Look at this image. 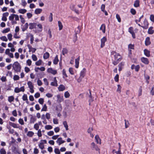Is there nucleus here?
Returning <instances> with one entry per match:
<instances>
[{
	"label": "nucleus",
	"instance_id": "nucleus-1",
	"mask_svg": "<svg viewBox=\"0 0 154 154\" xmlns=\"http://www.w3.org/2000/svg\"><path fill=\"white\" fill-rule=\"evenodd\" d=\"M13 69L16 72H20L21 71V66L19 63L17 62H14L12 65Z\"/></svg>",
	"mask_w": 154,
	"mask_h": 154
},
{
	"label": "nucleus",
	"instance_id": "nucleus-2",
	"mask_svg": "<svg viewBox=\"0 0 154 154\" xmlns=\"http://www.w3.org/2000/svg\"><path fill=\"white\" fill-rule=\"evenodd\" d=\"M86 71V69L85 68H83L80 74V76L77 79V81L78 82L80 83L81 82L83 78L85 75Z\"/></svg>",
	"mask_w": 154,
	"mask_h": 154
},
{
	"label": "nucleus",
	"instance_id": "nucleus-3",
	"mask_svg": "<svg viewBox=\"0 0 154 154\" xmlns=\"http://www.w3.org/2000/svg\"><path fill=\"white\" fill-rule=\"evenodd\" d=\"M111 55L114 56L115 60L119 61L122 60V58L121 55L114 51L111 52Z\"/></svg>",
	"mask_w": 154,
	"mask_h": 154
},
{
	"label": "nucleus",
	"instance_id": "nucleus-4",
	"mask_svg": "<svg viewBox=\"0 0 154 154\" xmlns=\"http://www.w3.org/2000/svg\"><path fill=\"white\" fill-rule=\"evenodd\" d=\"M27 85L28 87L30 89V92L31 93H33L34 92V86L32 83L30 81H29L27 82Z\"/></svg>",
	"mask_w": 154,
	"mask_h": 154
},
{
	"label": "nucleus",
	"instance_id": "nucleus-5",
	"mask_svg": "<svg viewBox=\"0 0 154 154\" xmlns=\"http://www.w3.org/2000/svg\"><path fill=\"white\" fill-rule=\"evenodd\" d=\"M47 143V141L45 140H42L40 141L38 144L39 148L42 149H43L45 148L44 144Z\"/></svg>",
	"mask_w": 154,
	"mask_h": 154
},
{
	"label": "nucleus",
	"instance_id": "nucleus-6",
	"mask_svg": "<svg viewBox=\"0 0 154 154\" xmlns=\"http://www.w3.org/2000/svg\"><path fill=\"white\" fill-rule=\"evenodd\" d=\"M5 54L11 58H13L14 57L13 54L10 52V49L9 48H7L5 50Z\"/></svg>",
	"mask_w": 154,
	"mask_h": 154
},
{
	"label": "nucleus",
	"instance_id": "nucleus-7",
	"mask_svg": "<svg viewBox=\"0 0 154 154\" xmlns=\"http://www.w3.org/2000/svg\"><path fill=\"white\" fill-rule=\"evenodd\" d=\"M24 91L25 88L24 86L21 87L20 88L16 87L14 90V92L16 93H18L21 91L24 92Z\"/></svg>",
	"mask_w": 154,
	"mask_h": 154
},
{
	"label": "nucleus",
	"instance_id": "nucleus-8",
	"mask_svg": "<svg viewBox=\"0 0 154 154\" xmlns=\"http://www.w3.org/2000/svg\"><path fill=\"white\" fill-rule=\"evenodd\" d=\"M142 27L144 29H146L148 28L149 23L147 20L145 19L143 21V23L142 24Z\"/></svg>",
	"mask_w": 154,
	"mask_h": 154
},
{
	"label": "nucleus",
	"instance_id": "nucleus-9",
	"mask_svg": "<svg viewBox=\"0 0 154 154\" xmlns=\"http://www.w3.org/2000/svg\"><path fill=\"white\" fill-rule=\"evenodd\" d=\"M107 41V38L106 37H103L101 39V45L100 47L103 48L105 46V42Z\"/></svg>",
	"mask_w": 154,
	"mask_h": 154
},
{
	"label": "nucleus",
	"instance_id": "nucleus-10",
	"mask_svg": "<svg viewBox=\"0 0 154 154\" xmlns=\"http://www.w3.org/2000/svg\"><path fill=\"white\" fill-rule=\"evenodd\" d=\"M91 146L92 148V149L94 150L95 149L96 151H98L99 153H100V148L98 147L97 145H96L94 142H92L91 143Z\"/></svg>",
	"mask_w": 154,
	"mask_h": 154
},
{
	"label": "nucleus",
	"instance_id": "nucleus-11",
	"mask_svg": "<svg viewBox=\"0 0 154 154\" xmlns=\"http://www.w3.org/2000/svg\"><path fill=\"white\" fill-rule=\"evenodd\" d=\"M57 101L58 103H60L64 100L63 97L61 96L59 94L57 95Z\"/></svg>",
	"mask_w": 154,
	"mask_h": 154
},
{
	"label": "nucleus",
	"instance_id": "nucleus-12",
	"mask_svg": "<svg viewBox=\"0 0 154 154\" xmlns=\"http://www.w3.org/2000/svg\"><path fill=\"white\" fill-rule=\"evenodd\" d=\"M56 142L59 146H60L62 144L64 143L65 142V141L63 140V139L62 137H60L58 138L57 139Z\"/></svg>",
	"mask_w": 154,
	"mask_h": 154
},
{
	"label": "nucleus",
	"instance_id": "nucleus-13",
	"mask_svg": "<svg viewBox=\"0 0 154 154\" xmlns=\"http://www.w3.org/2000/svg\"><path fill=\"white\" fill-rule=\"evenodd\" d=\"M128 32L132 35V36L133 38H135V35L134 32L133 27H130L129 28Z\"/></svg>",
	"mask_w": 154,
	"mask_h": 154
},
{
	"label": "nucleus",
	"instance_id": "nucleus-14",
	"mask_svg": "<svg viewBox=\"0 0 154 154\" xmlns=\"http://www.w3.org/2000/svg\"><path fill=\"white\" fill-rule=\"evenodd\" d=\"M48 72L54 75H55L57 73V71L56 70L53 69L52 68H49L47 69Z\"/></svg>",
	"mask_w": 154,
	"mask_h": 154
},
{
	"label": "nucleus",
	"instance_id": "nucleus-15",
	"mask_svg": "<svg viewBox=\"0 0 154 154\" xmlns=\"http://www.w3.org/2000/svg\"><path fill=\"white\" fill-rule=\"evenodd\" d=\"M141 60L142 62L146 64H148L149 63V61L147 58L142 57L141 58Z\"/></svg>",
	"mask_w": 154,
	"mask_h": 154
},
{
	"label": "nucleus",
	"instance_id": "nucleus-16",
	"mask_svg": "<svg viewBox=\"0 0 154 154\" xmlns=\"http://www.w3.org/2000/svg\"><path fill=\"white\" fill-rule=\"evenodd\" d=\"M70 8L72 10L75 11L76 13L79 14V12L78 10L75 9V5H71L70 6Z\"/></svg>",
	"mask_w": 154,
	"mask_h": 154
},
{
	"label": "nucleus",
	"instance_id": "nucleus-17",
	"mask_svg": "<svg viewBox=\"0 0 154 154\" xmlns=\"http://www.w3.org/2000/svg\"><path fill=\"white\" fill-rule=\"evenodd\" d=\"M28 48L29 49V52H31L32 53H34L36 50V49L32 47L30 45H27Z\"/></svg>",
	"mask_w": 154,
	"mask_h": 154
},
{
	"label": "nucleus",
	"instance_id": "nucleus-18",
	"mask_svg": "<svg viewBox=\"0 0 154 154\" xmlns=\"http://www.w3.org/2000/svg\"><path fill=\"white\" fill-rule=\"evenodd\" d=\"M79 56L77 59H76L75 60V67L76 68H78L79 67Z\"/></svg>",
	"mask_w": 154,
	"mask_h": 154
},
{
	"label": "nucleus",
	"instance_id": "nucleus-19",
	"mask_svg": "<svg viewBox=\"0 0 154 154\" xmlns=\"http://www.w3.org/2000/svg\"><path fill=\"white\" fill-rule=\"evenodd\" d=\"M95 139L97 143L100 144H101V140L98 135H96L95 137Z\"/></svg>",
	"mask_w": 154,
	"mask_h": 154
},
{
	"label": "nucleus",
	"instance_id": "nucleus-20",
	"mask_svg": "<svg viewBox=\"0 0 154 154\" xmlns=\"http://www.w3.org/2000/svg\"><path fill=\"white\" fill-rule=\"evenodd\" d=\"M51 85L53 86H57L58 84L57 83V81L56 77H54V82H51Z\"/></svg>",
	"mask_w": 154,
	"mask_h": 154
},
{
	"label": "nucleus",
	"instance_id": "nucleus-21",
	"mask_svg": "<svg viewBox=\"0 0 154 154\" xmlns=\"http://www.w3.org/2000/svg\"><path fill=\"white\" fill-rule=\"evenodd\" d=\"M56 110L59 112H60L62 111V106L61 104H59L57 106Z\"/></svg>",
	"mask_w": 154,
	"mask_h": 154
},
{
	"label": "nucleus",
	"instance_id": "nucleus-22",
	"mask_svg": "<svg viewBox=\"0 0 154 154\" xmlns=\"http://www.w3.org/2000/svg\"><path fill=\"white\" fill-rule=\"evenodd\" d=\"M9 124L10 125L14 127V128H18L19 126L17 124H15L11 122H9Z\"/></svg>",
	"mask_w": 154,
	"mask_h": 154
},
{
	"label": "nucleus",
	"instance_id": "nucleus-23",
	"mask_svg": "<svg viewBox=\"0 0 154 154\" xmlns=\"http://www.w3.org/2000/svg\"><path fill=\"white\" fill-rule=\"evenodd\" d=\"M151 43L150 41V38L149 37H147L145 41V44L146 46L149 45Z\"/></svg>",
	"mask_w": 154,
	"mask_h": 154
},
{
	"label": "nucleus",
	"instance_id": "nucleus-24",
	"mask_svg": "<svg viewBox=\"0 0 154 154\" xmlns=\"http://www.w3.org/2000/svg\"><path fill=\"white\" fill-rule=\"evenodd\" d=\"M134 6L136 8L139 7L140 6V1L139 0H136L135 1Z\"/></svg>",
	"mask_w": 154,
	"mask_h": 154
},
{
	"label": "nucleus",
	"instance_id": "nucleus-25",
	"mask_svg": "<svg viewBox=\"0 0 154 154\" xmlns=\"http://www.w3.org/2000/svg\"><path fill=\"white\" fill-rule=\"evenodd\" d=\"M58 89L60 91H63L65 89V87L63 85H60L59 86Z\"/></svg>",
	"mask_w": 154,
	"mask_h": 154
},
{
	"label": "nucleus",
	"instance_id": "nucleus-26",
	"mask_svg": "<svg viewBox=\"0 0 154 154\" xmlns=\"http://www.w3.org/2000/svg\"><path fill=\"white\" fill-rule=\"evenodd\" d=\"M31 116L30 119V123H33L36 121V119L35 117L33 116L32 115L30 116Z\"/></svg>",
	"mask_w": 154,
	"mask_h": 154
},
{
	"label": "nucleus",
	"instance_id": "nucleus-27",
	"mask_svg": "<svg viewBox=\"0 0 154 154\" xmlns=\"http://www.w3.org/2000/svg\"><path fill=\"white\" fill-rule=\"evenodd\" d=\"M144 54L147 57H149L150 56V51L147 49H145L144 50Z\"/></svg>",
	"mask_w": 154,
	"mask_h": 154
},
{
	"label": "nucleus",
	"instance_id": "nucleus-28",
	"mask_svg": "<svg viewBox=\"0 0 154 154\" xmlns=\"http://www.w3.org/2000/svg\"><path fill=\"white\" fill-rule=\"evenodd\" d=\"M28 27V24L27 23H26L23 26L22 28V30L23 31L26 30Z\"/></svg>",
	"mask_w": 154,
	"mask_h": 154
},
{
	"label": "nucleus",
	"instance_id": "nucleus-29",
	"mask_svg": "<svg viewBox=\"0 0 154 154\" xmlns=\"http://www.w3.org/2000/svg\"><path fill=\"white\" fill-rule=\"evenodd\" d=\"M153 27H150L148 30V32L149 34H152L154 32V31L153 30Z\"/></svg>",
	"mask_w": 154,
	"mask_h": 154
},
{
	"label": "nucleus",
	"instance_id": "nucleus-30",
	"mask_svg": "<svg viewBox=\"0 0 154 154\" xmlns=\"http://www.w3.org/2000/svg\"><path fill=\"white\" fill-rule=\"evenodd\" d=\"M63 125L65 128L66 130L67 131L69 130L68 126L66 121H64L63 122Z\"/></svg>",
	"mask_w": 154,
	"mask_h": 154
},
{
	"label": "nucleus",
	"instance_id": "nucleus-31",
	"mask_svg": "<svg viewBox=\"0 0 154 154\" xmlns=\"http://www.w3.org/2000/svg\"><path fill=\"white\" fill-rule=\"evenodd\" d=\"M105 29L106 27L105 25L104 24H103L100 26V29L102 30L103 33H105Z\"/></svg>",
	"mask_w": 154,
	"mask_h": 154
},
{
	"label": "nucleus",
	"instance_id": "nucleus-32",
	"mask_svg": "<svg viewBox=\"0 0 154 154\" xmlns=\"http://www.w3.org/2000/svg\"><path fill=\"white\" fill-rule=\"evenodd\" d=\"M27 11V10L26 9H19L18 10V12L20 14H24Z\"/></svg>",
	"mask_w": 154,
	"mask_h": 154
},
{
	"label": "nucleus",
	"instance_id": "nucleus-33",
	"mask_svg": "<svg viewBox=\"0 0 154 154\" xmlns=\"http://www.w3.org/2000/svg\"><path fill=\"white\" fill-rule=\"evenodd\" d=\"M42 11V9L40 8H37L35 11V13L36 14H40Z\"/></svg>",
	"mask_w": 154,
	"mask_h": 154
},
{
	"label": "nucleus",
	"instance_id": "nucleus-34",
	"mask_svg": "<svg viewBox=\"0 0 154 154\" xmlns=\"http://www.w3.org/2000/svg\"><path fill=\"white\" fill-rule=\"evenodd\" d=\"M34 133L32 131H29L28 132L27 135L29 137H32L34 135Z\"/></svg>",
	"mask_w": 154,
	"mask_h": 154
},
{
	"label": "nucleus",
	"instance_id": "nucleus-35",
	"mask_svg": "<svg viewBox=\"0 0 154 154\" xmlns=\"http://www.w3.org/2000/svg\"><path fill=\"white\" fill-rule=\"evenodd\" d=\"M14 97L13 96H11L8 97V100L9 102L11 103L14 101Z\"/></svg>",
	"mask_w": 154,
	"mask_h": 154
},
{
	"label": "nucleus",
	"instance_id": "nucleus-36",
	"mask_svg": "<svg viewBox=\"0 0 154 154\" xmlns=\"http://www.w3.org/2000/svg\"><path fill=\"white\" fill-rule=\"evenodd\" d=\"M49 56V54L48 52H46L43 55V58L45 59H47Z\"/></svg>",
	"mask_w": 154,
	"mask_h": 154
},
{
	"label": "nucleus",
	"instance_id": "nucleus-37",
	"mask_svg": "<svg viewBox=\"0 0 154 154\" xmlns=\"http://www.w3.org/2000/svg\"><path fill=\"white\" fill-rule=\"evenodd\" d=\"M62 74L63 75V78L64 79L68 77V76L66 74V71L65 69H63L62 71Z\"/></svg>",
	"mask_w": 154,
	"mask_h": 154
},
{
	"label": "nucleus",
	"instance_id": "nucleus-38",
	"mask_svg": "<svg viewBox=\"0 0 154 154\" xmlns=\"http://www.w3.org/2000/svg\"><path fill=\"white\" fill-rule=\"evenodd\" d=\"M27 3L25 0H21V5L23 7L26 6Z\"/></svg>",
	"mask_w": 154,
	"mask_h": 154
},
{
	"label": "nucleus",
	"instance_id": "nucleus-39",
	"mask_svg": "<svg viewBox=\"0 0 154 154\" xmlns=\"http://www.w3.org/2000/svg\"><path fill=\"white\" fill-rule=\"evenodd\" d=\"M58 25L59 27V30H61L63 27V26L62 25V23L60 21H58Z\"/></svg>",
	"mask_w": 154,
	"mask_h": 154
},
{
	"label": "nucleus",
	"instance_id": "nucleus-40",
	"mask_svg": "<svg viewBox=\"0 0 154 154\" xmlns=\"http://www.w3.org/2000/svg\"><path fill=\"white\" fill-rule=\"evenodd\" d=\"M7 37L8 40L11 41L12 39V35L11 33H9L7 35Z\"/></svg>",
	"mask_w": 154,
	"mask_h": 154
},
{
	"label": "nucleus",
	"instance_id": "nucleus-41",
	"mask_svg": "<svg viewBox=\"0 0 154 154\" xmlns=\"http://www.w3.org/2000/svg\"><path fill=\"white\" fill-rule=\"evenodd\" d=\"M45 68L44 67H42L41 68L37 67L35 69V70L36 72H37L38 70H39L41 71H44L45 70Z\"/></svg>",
	"mask_w": 154,
	"mask_h": 154
},
{
	"label": "nucleus",
	"instance_id": "nucleus-42",
	"mask_svg": "<svg viewBox=\"0 0 154 154\" xmlns=\"http://www.w3.org/2000/svg\"><path fill=\"white\" fill-rule=\"evenodd\" d=\"M0 39L3 41L7 42L8 41V38H7V37L5 36H2L0 37Z\"/></svg>",
	"mask_w": 154,
	"mask_h": 154
},
{
	"label": "nucleus",
	"instance_id": "nucleus-43",
	"mask_svg": "<svg viewBox=\"0 0 154 154\" xmlns=\"http://www.w3.org/2000/svg\"><path fill=\"white\" fill-rule=\"evenodd\" d=\"M52 128V126L50 125H46L45 126V129L47 130L51 129Z\"/></svg>",
	"mask_w": 154,
	"mask_h": 154
},
{
	"label": "nucleus",
	"instance_id": "nucleus-44",
	"mask_svg": "<svg viewBox=\"0 0 154 154\" xmlns=\"http://www.w3.org/2000/svg\"><path fill=\"white\" fill-rule=\"evenodd\" d=\"M10 30V29L9 28H8L6 29H5L3 31H2V32L3 33H7L9 32Z\"/></svg>",
	"mask_w": 154,
	"mask_h": 154
},
{
	"label": "nucleus",
	"instance_id": "nucleus-45",
	"mask_svg": "<svg viewBox=\"0 0 154 154\" xmlns=\"http://www.w3.org/2000/svg\"><path fill=\"white\" fill-rule=\"evenodd\" d=\"M32 61L30 59H28L26 61V64L29 66H30L32 64Z\"/></svg>",
	"mask_w": 154,
	"mask_h": 154
},
{
	"label": "nucleus",
	"instance_id": "nucleus-46",
	"mask_svg": "<svg viewBox=\"0 0 154 154\" xmlns=\"http://www.w3.org/2000/svg\"><path fill=\"white\" fill-rule=\"evenodd\" d=\"M22 99L24 101L28 100L27 96L26 94H24L22 97Z\"/></svg>",
	"mask_w": 154,
	"mask_h": 154
},
{
	"label": "nucleus",
	"instance_id": "nucleus-47",
	"mask_svg": "<svg viewBox=\"0 0 154 154\" xmlns=\"http://www.w3.org/2000/svg\"><path fill=\"white\" fill-rule=\"evenodd\" d=\"M58 62V57L57 56H56L54 60L53 63L54 64H56Z\"/></svg>",
	"mask_w": 154,
	"mask_h": 154
},
{
	"label": "nucleus",
	"instance_id": "nucleus-48",
	"mask_svg": "<svg viewBox=\"0 0 154 154\" xmlns=\"http://www.w3.org/2000/svg\"><path fill=\"white\" fill-rule=\"evenodd\" d=\"M32 58L34 61H36L37 60V58L35 54H33L32 56Z\"/></svg>",
	"mask_w": 154,
	"mask_h": 154
},
{
	"label": "nucleus",
	"instance_id": "nucleus-49",
	"mask_svg": "<svg viewBox=\"0 0 154 154\" xmlns=\"http://www.w3.org/2000/svg\"><path fill=\"white\" fill-rule=\"evenodd\" d=\"M64 96L66 98H68L69 97L70 94L68 91H67L65 92Z\"/></svg>",
	"mask_w": 154,
	"mask_h": 154
},
{
	"label": "nucleus",
	"instance_id": "nucleus-50",
	"mask_svg": "<svg viewBox=\"0 0 154 154\" xmlns=\"http://www.w3.org/2000/svg\"><path fill=\"white\" fill-rule=\"evenodd\" d=\"M69 72L71 75H73L74 74V70L72 68L70 67L69 68Z\"/></svg>",
	"mask_w": 154,
	"mask_h": 154
},
{
	"label": "nucleus",
	"instance_id": "nucleus-51",
	"mask_svg": "<svg viewBox=\"0 0 154 154\" xmlns=\"http://www.w3.org/2000/svg\"><path fill=\"white\" fill-rule=\"evenodd\" d=\"M14 15H15L14 14H12L9 17V19L10 20L13 21L14 20Z\"/></svg>",
	"mask_w": 154,
	"mask_h": 154
},
{
	"label": "nucleus",
	"instance_id": "nucleus-52",
	"mask_svg": "<svg viewBox=\"0 0 154 154\" xmlns=\"http://www.w3.org/2000/svg\"><path fill=\"white\" fill-rule=\"evenodd\" d=\"M38 102L40 104L42 105L44 102V100L43 98H40L39 99Z\"/></svg>",
	"mask_w": 154,
	"mask_h": 154
},
{
	"label": "nucleus",
	"instance_id": "nucleus-53",
	"mask_svg": "<svg viewBox=\"0 0 154 154\" xmlns=\"http://www.w3.org/2000/svg\"><path fill=\"white\" fill-rule=\"evenodd\" d=\"M20 77L17 75H15L13 77V79L14 81L18 80L19 79Z\"/></svg>",
	"mask_w": 154,
	"mask_h": 154
},
{
	"label": "nucleus",
	"instance_id": "nucleus-54",
	"mask_svg": "<svg viewBox=\"0 0 154 154\" xmlns=\"http://www.w3.org/2000/svg\"><path fill=\"white\" fill-rule=\"evenodd\" d=\"M67 52L68 51L66 48H64L62 50V54L63 55H64L65 54H67Z\"/></svg>",
	"mask_w": 154,
	"mask_h": 154
},
{
	"label": "nucleus",
	"instance_id": "nucleus-55",
	"mask_svg": "<svg viewBox=\"0 0 154 154\" xmlns=\"http://www.w3.org/2000/svg\"><path fill=\"white\" fill-rule=\"evenodd\" d=\"M47 106L45 104H44L43 107L41 109V111H46L47 110Z\"/></svg>",
	"mask_w": 154,
	"mask_h": 154
},
{
	"label": "nucleus",
	"instance_id": "nucleus-56",
	"mask_svg": "<svg viewBox=\"0 0 154 154\" xmlns=\"http://www.w3.org/2000/svg\"><path fill=\"white\" fill-rule=\"evenodd\" d=\"M0 153L1 154H6V152L4 149L2 148L0 150Z\"/></svg>",
	"mask_w": 154,
	"mask_h": 154
},
{
	"label": "nucleus",
	"instance_id": "nucleus-57",
	"mask_svg": "<svg viewBox=\"0 0 154 154\" xmlns=\"http://www.w3.org/2000/svg\"><path fill=\"white\" fill-rule=\"evenodd\" d=\"M53 122L54 124H58V120L57 118H54L53 119Z\"/></svg>",
	"mask_w": 154,
	"mask_h": 154
},
{
	"label": "nucleus",
	"instance_id": "nucleus-58",
	"mask_svg": "<svg viewBox=\"0 0 154 154\" xmlns=\"http://www.w3.org/2000/svg\"><path fill=\"white\" fill-rule=\"evenodd\" d=\"M60 150L58 148H55L54 150V152L56 154H60Z\"/></svg>",
	"mask_w": 154,
	"mask_h": 154
},
{
	"label": "nucleus",
	"instance_id": "nucleus-59",
	"mask_svg": "<svg viewBox=\"0 0 154 154\" xmlns=\"http://www.w3.org/2000/svg\"><path fill=\"white\" fill-rule=\"evenodd\" d=\"M34 128L36 130H38V129L39 128V126L38 125V124H37V123L35 124L34 125Z\"/></svg>",
	"mask_w": 154,
	"mask_h": 154
},
{
	"label": "nucleus",
	"instance_id": "nucleus-60",
	"mask_svg": "<svg viewBox=\"0 0 154 154\" xmlns=\"http://www.w3.org/2000/svg\"><path fill=\"white\" fill-rule=\"evenodd\" d=\"M42 61L41 60H39L37 61L36 62L35 64L37 66H40L41 64Z\"/></svg>",
	"mask_w": 154,
	"mask_h": 154
},
{
	"label": "nucleus",
	"instance_id": "nucleus-61",
	"mask_svg": "<svg viewBox=\"0 0 154 154\" xmlns=\"http://www.w3.org/2000/svg\"><path fill=\"white\" fill-rule=\"evenodd\" d=\"M18 34H19V33H15L13 35L14 38L16 39L20 38V37L18 36Z\"/></svg>",
	"mask_w": 154,
	"mask_h": 154
},
{
	"label": "nucleus",
	"instance_id": "nucleus-62",
	"mask_svg": "<svg viewBox=\"0 0 154 154\" xmlns=\"http://www.w3.org/2000/svg\"><path fill=\"white\" fill-rule=\"evenodd\" d=\"M116 17L118 21L120 23L121 22V19L120 16L118 14H116Z\"/></svg>",
	"mask_w": 154,
	"mask_h": 154
},
{
	"label": "nucleus",
	"instance_id": "nucleus-63",
	"mask_svg": "<svg viewBox=\"0 0 154 154\" xmlns=\"http://www.w3.org/2000/svg\"><path fill=\"white\" fill-rule=\"evenodd\" d=\"M54 134V132L53 131H50L47 133V134L49 136H53Z\"/></svg>",
	"mask_w": 154,
	"mask_h": 154
},
{
	"label": "nucleus",
	"instance_id": "nucleus-64",
	"mask_svg": "<svg viewBox=\"0 0 154 154\" xmlns=\"http://www.w3.org/2000/svg\"><path fill=\"white\" fill-rule=\"evenodd\" d=\"M150 20L153 22H154V15L152 14L150 15Z\"/></svg>",
	"mask_w": 154,
	"mask_h": 154
}]
</instances>
